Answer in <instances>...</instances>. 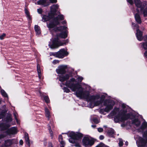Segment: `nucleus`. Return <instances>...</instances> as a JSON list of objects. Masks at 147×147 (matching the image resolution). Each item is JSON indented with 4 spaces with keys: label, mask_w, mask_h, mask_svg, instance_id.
<instances>
[{
    "label": "nucleus",
    "mask_w": 147,
    "mask_h": 147,
    "mask_svg": "<svg viewBox=\"0 0 147 147\" xmlns=\"http://www.w3.org/2000/svg\"><path fill=\"white\" fill-rule=\"evenodd\" d=\"M50 55L53 56L55 57H57V52H50Z\"/></svg>",
    "instance_id": "obj_31"
},
{
    "label": "nucleus",
    "mask_w": 147,
    "mask_h": 147,
    "mask_svg": "<svg viewBox=\"0 0 147 147\" xmlns=\"http://www.w3.org/2000/svg\"><path fill=\"white\" fill-rule=\"evenodd\" d=\"M61 23L63 24H66L67 22L65 20H64Z\"/></svg>",
    "instance_id": "obj_49"
},
{
    "label": "nucleus",
    "mask_w": 147,
    "mask_h": 147,
    "mask_svg": "<svg viewBox=\"0 0 147 147\" xmlns=\"http://www.w3.org/2000/svg\"><path fill=\"white\" fill-rule=\"evenodd\" d=\"M114 134V130L111 128L109 129L108 132L107 134L110 137H113Z\"/></svg>",
    "instance_id": "obj_20"
},
{
    "label": "nucleus",
    "mask_w": 147,
    "mask_h": 147,
    "mask_svg": "<svg viewBox=\"0 0 147 147\" xmlns=\"http://www.w3.org/2000/svg\"><path fill=\"white\" fill-rule=\"evenodd\" d=\"M134 1L137 8H140L141 13L143 14L144 16L147 17V7L144 9H143V8L147 5V2L141 3L139 0H134Z\"/></svg>",
    "instance_id": "obj_7"
},
{
    "label": "nucleus",
    "mask_w": 147,
    "mask_h": 147,
    "mask_svg": "<svg viewBox=\"0 0 147 147\" xmlns=\"http://www.w3.org/2000/svg\"><path fill=\"white\" fill-rule=\"evenodd\" d=\"M1 92L2 96L4 97H8V96L7 94L5 91L3 90H1Z\"/></svg>",
    "instance_id": "obj_27"
},
{
    "label": "nucleus",
    "mask_w": 147,
    "mask_h": 147,
    "mask_svg": "<svg viewBox=\"0 0 147 147\" xmlns=\"http://www.w3.org/2000/svg\"><path fill=\"white\" fill-rule=\"evenodd\" d=\"M59 140L60 144H64L65 142L63 140V137L61 135H60L59 136Z\"/></svg>",
    "instance_id": "obj_26"
},
{
    "label": "nucleus",
    "mask_w": 147,
    "mask_h": 147,
    "mask_svg": "<svg viewBox=\"0 0 147 147\" xmlns=\"http://www.w3.org/2000/svg\"><path fill=\"white\" fill-rule=\"evenodd\" d=\"M65 145V143H64V144H61V146H60V147H64Z\"/></svg>",
    "instance_id": "obj_51"
},
{
    "label": "nucleus",
    "mask_w": 147,
    "mask_h": 147,
    "mask_svg": "<svg viewBox=\"0 0 147 147\" xmlns=\"http://www.w3.org/2000/svg\"><path fill=\"white\" fill-rule=\"evenodd\" d=\"M25 13L26 15V17L28 20L29 23H31V22L32 17L30 15L28 11L26 9H25Z\"/></svg>",
    "instance_id": "obj_19"
},
{
    "label": "nucleus",
    "mask_w": 147,
    "mask_h": 147,
    "mask_svg": "<svg viewBox=\"0 0 147 147\" xmlns=\"http://www.w3.org/2000/svg\"><path fill=\"white\" fill-rule=\"evenodd\" d=\"M5 137V136L1 134L0 135V139H1V138Z\"/></svg>",
    "instance_id": "obj_48"
},
{
    "label": "nucleus",
    "mask_w": 147,
    "mask_h": 147,
    "mask_svg": "<svg viewBox=\"0 0 147 147\" xmlns=\"http://www.w3.org/2000/svg\"><path fill=\"white\" fill-rule=\"evenodd\" d=\"M59 35H57V38H54L49 43V46L51 49L57 48L59 46L66 45L68 43L69 40L68 39L63 41L59 40L58 37H61L59 35Z\"/></svg>",
    "instance_id": "obj_6"
},
{
    "label": "nucleus",
    "mask_w": 147,
    "mask_h": 147,
    "mask_svg": "<svg viewBox=\"0 0 147 147\" xmlns=\"http://www.w3.org/2000/svg\"><path fill=\"white\" fill-rule=\"evenodd\" d=\"M67 69V67L66 65H61L59 66L56 71L57 73L60 74L59 76V80L61 82L66 81L72 76V73L71 72L66 73Z\"/></svg>",
    "instance_id": "obj_5"
},
{
    "label": "nucleus",
    "mask_w": 147,
    "mask_h": 147,
    "mask_svg": "<svg viewBox=\"0 0 147 147\" xmlns=\"http://www.w3.org/2000/svg\"><path fill=\"white\" fill-rule=\"evenodd\" d=\"M104 127H107V126H105V125H104Z\"/></svg>",
    "instance_id": "obj_56"
},
{
    "label": "nucleus",
    "mask_w": 147,
    "mask_h": 147,
    "mask_svg": "<svg viewBox=\"0 0 147 147\" xmlns=\"http://www.w3.org/2000/svg\"><path fill=\"white\" fill-rule=\"evenodd\" d=\"M94 139L89 136L84 137L82 140V144L85 147H90L94 143Z\"/></svg>",
    "instance_id": "obj_8"
},
{
    "label": "nucleus",
    "mask_w": 147,
    "mask_h": 147,
    "mask_svg": "<svg viewBox=\"0 0 147 147\" xmlns=\"http://www.w3.org/2000/svg\"><path fill=\"white\" fill-rule=\"evenodd\" d=\"M37 71L38 73V77L40 79L41 78V71L40 69V65L38 64L37 65Z\"/></svg>",
    "instance_id": "obj_22"
},
{
    "label": "nucleus",
    "mask_w": 147,
    "mask_h": 147,
    "mask_svg": "<svg viewBox=\"0 0 147 147\" xmlns=\"http://www.w3.org/2000/svg\"><path fill=\"white\" fill-rule=\"evenodd\" d=\"M121 125L122 127H123V125Z\"/></svg>",
    "instance_id": "obj_57"
},
{
    "label": "nucleus",
    "mask_w": 147,
    "mask_h": 147,
    "mask_svg": "<svg viewBox=\"0 0 147 147\" xmlns=\"http://www.w3.org/2000/svg\"><path fill=\"white\" fill-rule=\"evenodd\" d=\"M77 139L73 138H70L69 139V142L71 143H75L76 142Z\"/></svg>",
    "instance_id": "obj_28"
},
{
    "label": "nucleus",
    "mask_w": 147,
    "mask_h": 147,
    "mask_svg": "<svg viewBox=\"0 0 147 147\" xmlns=\"http://www.w3.org/2000/svg\"><path fill=\"white\" fill-rule=\"evenodd\" d=\"M25 138L26 143L29 145L30 144V140L28 134L27 133H25Z\"/></svg>",
    "instance_id": "obj_23"
},
{
    "label": "nucleus",
    "mask_w": 147,
    "mask_h": 147,
    "mask_svg": "<svg viewBox=\"0 0 147 147\" xmlns=\"http://www.w3.org/2000/svg\"><path fill=\"white\" fill-rule=\"evenodd\" d=\"M83 136V135L80 133L76 132V139L79 140Z\"/></svg>",
    "instance_id": "obj_24"
},
{
    "label": "nucleus",
    "mask_w": 147,
    "mask_h": 147,
    "mask_svg": "<svg viewBox=\"0 0 147 147\" xmlns=\"http://www.w3.org/2000/svg\"><path fill=\"white\" fill-rule=\"evenodd\" d=\"M17 132V128L13 127L7 130V133L8 134H16Z\"/></svg>",
    "instance_id": "obj_14"
},
{
    "label": "nucleus",
    "mask_w": 147,
    "mask_h": 147,
    "mask_svg": "<svg viewBox=\"0 0 147 147\" xmlns=\"http://www.w3.org/2000/svg\"><path fill=\"white\" fill-rule=\"evenodd\" d=\"M19 143L20 145H22L23 144V142L22 140H20L19 142Z\"/></svg>",
    "instance_id": "obj_46"
},
{
    "label": "nucleus",
    "mask_w": 147,
    "mask_h": 147,
    "mask_svg": "<svg viewBox=\"0 0 147 147\" xmlns=\"http://www.w3.org/2000/svg\"><path fill=\"white\" fill-rule=\"evenodd\" d=\"M59 7V5L57 4L53 5L51 7L50 12L53 16L55 14Z\"/></svg>",
    "instance_id": "obj_12"
},
{
    "label": "nucleus",
    "mask_w": 147,
    "mask_h": 147,
    "mask_svg": "<svg viewBox=\"0 0 147 147\" xmlns=\"http://www.w3.org/2000/svg\"><path fill=\"white\" fill-rule=\"evenodd\" d=\"M43 97L44 100H45V101L46 102L49 103L50 102L48 96H43Z\"/></svg>",
    "instance_id": "obj_30"
},
{
    "label": "nucleus",
    "mask_w": 147,
    "mask_h": 147,
    "mask_svg": "<svg viewBox=\"0 0 147 147\" xmlns=\"http://www.w3.org/2000/svg\"><path fill=\"white\" fill-rule=\"evenodd\" d=\"M57 58H63L69 54V53L64 49H62L57 52Z\"/></svg>",
    "instance_id": "obj_10"
},
{
    "label": "nucleus",
    "mask_w": 147,
    "mask_h": 147,
    "mask_svg": "<svg viewBox=\"0 0 147 147\" xmlns=\"http://www.w3.org/2000/svg\"><path fill=\"white\" fill-rule=\"evenodd\" d=\"M3 116V115L2 114H1L0 115V119H1Z\"/></svg>",
    "instance_id": "obj_50"
},
{
    "label": "nucleus",
    "mask_w": 147,
    "mask_h": 147,
    "mask_svg": "<svg viewBox=\"0 0 147 147\" xmlns=\"http://www.w3.org/2000/svg\"><path fill=\"white\" fill-rule=\"evenodd\" d=\"M92 120L93 122L96 123H98L99 122V121L96 118L93 119Z\"/></svg>",
    "instance_id": "obj_35"
},
{
    "label": "nucleus",
    "mask_w": 147,
    "mask_h": 147,
    "mask_svg": "<svg viewBox=\"0 0 147 147\" xmlns=\"http://www.w3.org/2000/svg\"><path fill=\"white\" fill-rule=\"evenodd\" d=\"M132 25L134 29H137L136 36L137 39L138 40L141 41L143 38L144 39V37H143L142 32L138 29V25L135 24L133 23H132Z\"/></svg>",
    "instance_id": "obj_9"
},
{
    "label": "nucleus",
    "mask_w": 147,
    "mask_h": 147,
    "mask_svg": "<svg viewBox=\"0 0 147 147\" xmlns=\"http://www.w3.org/2000/svg\"><path fill=\"white\" fill-rule=\"evenodd\" d=\"M48 147H53L52 144L51 142H49Z\"/></svg>",
    "instance_id": "obj_45"
},
{
    "label": "nucleus",
    "mask_w": 147,
    "mask_h": 147,
    "mask_svg": "<svg viewBox=\"0 0 147 147\" xmlns=\"http://www.w3.org/2000/svg\"><path fill=\"white\" fill-rule=\"evenodd\" d=\"M119 146H122L123 144L122 140L121 139H119Z\"/></svg>",
    "instance_id": "obj_34"
},
{
    "label": "nucleus",
    "mask_w": 147,
    "mask_h": 147,
    "mask_svg": "<svg viewBox=\"0 0 147 147\" xmlns=\"http://www.w3.org/2000/svg\"><path fill=\"white\" fill-rule=\"evenodd\" d=\"M137 13L135 14V17L136 21L138 23L140 24L141 23V20L140 18V16L138 13H139V10L137 9H136Z\"/></svg>",
    "instance_id": "obj_17"
},
{
    "label": "nucleus",
    "mask_w": 147,
    "mask_h": 147,
    "mask_svg": "<svg viewBox=\"0 0 147 147\" xmlns=\"http://www.w3.org/2000/svg\"><path fill=\"white\" fill-rule=\"evenodd\" d=\"M61 86L62 87V84H61Z\"/></svg>",
    "instance_id": "obj_58"
},
{
    "label": "nucleus",
    "mask_w": 147,
    "mask_h": 147,
    "mask_svg": "<svg viewBox=\"0 0 147 147\" xmlns=\"http://www.w3.org/2000/svg\"><path fill=\"white\" fill-rule=\"evenodd\" d=\"M125 144L127 146L128 145V142H127L126 141L125 142Z\"/></svg>",
    "instance_id": "obj_53"
},
{
    "label": "nucleus",
    "mask_w": 147,
    "mask_h": 147,
    "mask_svg": "<svg viewBox=\"0 0 147 147\" xmlns=\"http://www.w3.org/2000/svg\"><path fill=\"white\" fill-rule=\"evenodd\" d=\"M51 3H56L57 2V0H50Z\"/></svg>",
    "instance_id": "obj_43"
},
{
    "label": "nucleus",
    "mask_w": 147,
    "mask_h": 147,
    "mask_svg": "<svg viewBox=\"0 0 147 147\" xmlns=\"http://www.w3.org/2000/svg\"><path fill=\"white\" fill-rule=\"evenodd\" d=\"M48 129L50 135V136L51 137V138L52 139L53 137V131L51 129L50 126H49L48 127Z\"/></svg>",
    "instance_id": "obj_29"
},
{
    "label": "nucleus",
    "mask_w": 147,
    "mask_h": 147,
    "mask_svg": "<svg viewBox=\"0 0 147 147\" xmlns=\"http://www.w3.org/2000/svg\"><path fill=\"white\" fill-rule=\"evenodd\" d=\"M127 1L131 5H133L134 3V2L132 0H127Z\"/></svg>",
    "instance_id": "obj_41"
},
{
    "label": "nucleus",
    "mask_w": 147,
    "mask_h": 147,
    "mask_svg": "<svg viewBox=\"0 0 147 147\" xmlns=\"http://www.w3.org/2000/svg\"><path fill=\"white\" fill-rule=\"evenodd\" d=\"M98 132H101L103 131V129L101 127H99L98 128Z\"/></svg>",
    "instance_id": "obj_42"
},
{
    "label": "nucleus",
    "mask_w": 147,
    "mask_h": 147,
    "mask_svg": "<svg viewBox=\"0 0 147 147\" xmlns=\"http://www.w3.org/2000/svg\"><path fill=\"white\" fill-rule=\"evenodd\" d=\"M64 19V16L63 15L59 14L55 18H53V22L47 23V27L49 28V30L51 31L52 34L53 35H55L54 33H56L58 31H64V32H62V33L59 36L61 38H65L67 37V26H60L57 27V26L59 24V21L63 20Z\"/></svg>",
    "instance_id": "obj_4"
},
{
    "label": "nucleus",
    "mask_w": 147,
    "mask_h": 147,
    "mask_svg": "<svg viewBox=\"0 0 147 147\" xmlns=\"http://www.w3.org/2000/svg\"><path fill=\"white\" fill-rule=\"evenodd\" d=\"M144 40L145 41L144 42H143L140 43L141 47L144 49H147V36L146 35L144 36Z\"/></svg>",
    "instance_id": "obj_15"
},
{
    "label": "nucleus",
    "mask_w": 147,
    "mask_h": 147,
    "mask_svg": "<svg viewBox=\"0 0 147 147\" xmlns=\"http://www.w3.org/2000/svg\"><path fill=\"white\" fill-rule=\"evenodd\" d=\"M75 144L74 145V146L76 147H80V145L79 143H75Z\"/></svg>",
    "instance_id": "obj_40"
},
{
    "label": "nucleus",
    "mask_w": 147,
    "mask_h": 147,
    "mask_svg": "<svg viewBox=\"0 0 147 147\" xmlns=\"http://www.w3.org/2000/svg\"><path fill=\"white\" fill-rule=\"evenodd\" d=\"M34 30L36 35L39 36L40 35L41 31L39 26L37 25H35L34 26Z\"/></svg>",
    "instance_id": "obj_18"
},
{
    "label": "nucleus",
    "mask_w": 147,
    "mask_h": 147,
    "mask_svg": "<svg viewBox=\"0 0 147 147\" xmlns=\"http://www.w3.org/2000/svg\"><path fill=\"white\" fill-rule=\"evenodd\" d=\"M5 36L6 34L5 33H3L2 34L0 35V39L1 40L3 39Z\"/></svg>",
    "instance_id": "obj_37"
},
{
    "label": "nucleus",
    "mask_w": 147,
    "mask_h": 147,
    "mask_svg": "<svg viewBox=\"0 0 147 147\" xmlns=\"http://www.w3.org/2000/svg\"><path fill=\"white\" fill-rule=\"evenodd\" d=\"M106 95L97 94L90 95L86 99L90 102L89 106L91 108L94 106H106L105 109H99V112L101 114H104L105 112H108L113 108L115 105V101L111 99H105Z\"/></svg>",
    "instance_id": "obj_3"
},
{
    "label": "nucleus",
    "mask_w": 147,
    "mask_h": 147,
    "mask_svg": "<svg viewBox=\"0 0 147 147\" xmlns=\"http://www.w3.org/2000/svg\"><path fill=\"white\" fill-rule=\"evenodd\" d=\"M45 116L49 119L50 117V113L47 107H45Z\"/></svg>",
    "instance_id": "obj_21"
},
{
    "label": "nucleus",
    "mask_w": 147,
    "mask_h": 147,
    "mask_svg": "<svg viewBox=\"0 0 147 147\" xmlns=\"http://www.w3.org/2000/svg\"><path fill=\"white\" fill-rule=\"evenodd\" d=\"M59 60H55L53 61V63L54 64H56L59 63Z\"/></svg>",
    "instance_id": "obj_39"
},
{
    "label": "nucleus",
    "mask_w": 147,
    "mask_h": 147,
    "mask_svg": "<svg viewBox=\"0 0 147 147\" xmlns=\"http://www.w3.org/2000/svg\"><path fill=\"white\" fill-rule=\"evenodd\" d=\"M14 116L15 118V119H16L17 123L18 124L19 123V121L17 119L18 114L17 113H14Z\"/></svg>",
    "instance_id": "obj_33"
},
{
    "label": "nucleus",
    "mask_w": 147,
    "mask_h": 147,
    "mask_svg": "<svg viewBox=\"0 0 147 147\" xmlns=\"http://www.w3.org/2000/svg\"><path fill=\"white\" fill-rule=\"evenodd\" d=\"M12 140H7L5 141L4 144L2 145L1 147H8L13 144Z\"/></svg>",
    "instance_id": "obj_16"
},
{
    "label": "nucleus",
    "mask_w": 147,
    "mask_h": 147,
    "mask_svg": "<svg viewBox=\"0 0 147 147\" xmlns=\"http://www.w3.org/2000/svg\"><path fill=\"white\" fill-rule=\"evenodd\" d=\"M130 109L124 104L120 105L119 108L115 107L113 110L108 116L109 118H112L114 116V120L115 123L123 122L130 119L132 120V124L134 127L138 128L139 131H143L144 129L147 127V123L144 121L141 126L140 121L138 119V115L132 114L129 112Z\"/></svg>",
    "instance_id": "obj_1"
},
{
    "label": "nucleus",
    "mask_w": 147,
    "mask_h": 147,
    "mask_svg": "<svg viewBox=\"0 0 147 147\" xmlns=\"http://www.w3.org/2000/svg\"><path fill=\"white\" fill-rule=\"evenodd\" d=\"M42 20L43 22L50 21V23L53 21V16L52 14L51 15L49 14L48 16L44 15L42 18Z\"/></svg>",
    "instance_id": "obj_11"
},
{
    "label": "nucleus",
    "mask_w": 147,
    "mask_h": 147,
    "mask_svg": "<svg viewBox=\"0 0 147 147\" xmlns=\"http://www.w3.org/2000/svg\"><path fill=\"white\" fill-rule=\"evenodd\" d=\"M92 127L93 128H94L95 127H96V125H92Z\"/></svg>",
    "instance_id": "obj_52"
},
{
    "label": "nucleus",
    "mask_w": 147,
    "mask_h": 147,
    "mask_svg": "<svg viewBox=\"0 0 147 147\" xmlns=\"http://www.w3.org/2000/svg\"><path fill=\"white\" fill-rule=\"evenodd\" d=\"M84 78L80 76H78L76 79L72 78L66 81L65 85L74 92V94L78 97L86 99L90 96V87L84 83L81 84L78 83L82 82Z\"/></svg>",
    "instance_id": "obj_2"
},
{
    "label": "nucleus",
    "mask_w": 147,
    "mask_h": 147,
    "mask_svg": "<svg viewBox=\"0 0 147 147\" xmlns=\"http://www.w3.org/2000/svg\"><path fill=\"white\" fill-rule=\"evenodd\" d=\"M12 121V118L11 116H9L7 117V122H11Z\"/></svg>",
    "instance_id": "obj_36"
},
{
    "label": "nucleus",
    "mask_w": 147,
    "mask_h": 147,
    "mask_svg": "<svg viewBox=\"0 0 147 147\" xmlns=\"http://www.w3.org/2000/svg\"><path fill=\"white\" fill-rule=\"evenodd\" d=\"M69 136L70 138H74L75 139L76 138V132H74L73 131H71L70 132L69 134H68V136H69Z\"/></svg>",
    "instance_id": "obj_25"
},
{
    "label": "nucleus",
    "mask_w": 147,
    "mask_h": 147,
    "mask_svg": "<svg viewBox=\"0 0 147 147\" xmlns=\"http://www.w3.org/2000/svg\"><path fill=\"white\" fill-rule=\"evenodd\" d=\"M144 57L147 58V50L144 52Z\"/></svg>",
    "instance_id": "obj_44"
},
{
    "label": "nucleus",
    "mask_w": 147,
    "mask_h": 147,
    "mask_svg": "<svg viewBox=\"0 0 147 147\" xmlns=\"http://www.w3.org/2000/svg\"><path fill=\"white\" fill-rule=\"evenodd\" d=\"M46 144H47L46 142H44V145L45 146H46Z\"/></svg>",
    "instance_id": "obj_55"
},
{
    "label": "nucleus",
    "mask_w": 147,
    "mask_h": 147,
    "mask_svg": "<svg viewBox=\"0 0 147 147\" xmlns=\"http://www.w3.org/2000/svg\"><path fill=\"white\" fill-rule=\"evenodd\" d=\"M37 4L38 5H43L45 6H48L49 5L48 0H39L37 1Z\"/></svg>",
    "instance_id": "obj_13"
},
{
    "label": "nucleus",
    "mask_w": 147,
    "mask_h": 147,
    "mask_svg": "<svg viewBox=\"0 0 147 147\" xmlns=\"http://www.w3.org/2000/svg\"><path fill=\"white\" fill-rule=\"evenodd\" d=\"M38 12L39 14H41L42 12V9L41 8L38 9H37Z\"/></svg>",
    "instance_id": "obj_38"
},
{
    "label": "nucleus",
    "mask_w": 147,
    "mask_h": 147,
    "mask_svg": "<svg viewBox=\"0 0 147 147\" xmlns=\"http://www.w3.org/2000/svg\"><path fill=\"white\" fill-rule=\"evenodd\" d=\"M39 94H40V96H42V94H41V92H40L39 91Z\"/></svg>",
    "instance_id": "obj_54"
},
{
    "label": "nucleus",
    "mask_w": 147,
    "mask_h": 147,
    "mask_svg": "<svg viewBox=\"0 0 147 147\" xmlns=\"http://www.w3.org/2000/svg\"><path fill=\"white\" fill-rule=\"evenodd\" d=\"M63 89L64 90V91L66 93H69L70 92L69 89L66 87H64Z\"/></svg>",
    "instance_id": "obj_32"
},
{
    "label": "nucleus",
    "mask_w": 147,
    "mask_h": 147,
    "mask_svg": "<svg viewBox=\"0 0 147 147\" xmlns=\"http://www.w3.org/2000/svg\"><path fill=\"white\" fill-rule=\"evenodd\" d=\"M104 138V136L102 135H100L99 136V139L101 140H103Z\"/></svg>",
    "instance_id": "obj_47"
}]
</instances>
